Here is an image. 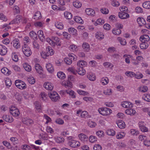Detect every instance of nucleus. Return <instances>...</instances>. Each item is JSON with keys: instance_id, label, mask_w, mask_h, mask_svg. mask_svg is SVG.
<instances>
[{"instance_id": "1", "label": "nucleus", "mask_w": 150, "mask_h": 150, "mask_svg": "<svg viewBox=\"0 0 150 150\" xmlns=\"http://www.w3.org/2000/svg\"><path fill=\"white\" fill-rule=\"evenodd\" d=\"M46 41L52 46H60L61 45V42L60 39L56 36L52 37L51 39L47 38L46 39Z\"/></svg>"}, {"instance_id": "2", "label": "nucleus", "mask_w": 150, "mask_h": 150, "mask_svg": "<svg viewBox=\"0 0 150 150\" xmlns=\"http://www.w3.org/2000/svg\"><path fill=\"white\" fill-rule=\"evenodd\" d=\"M98 111L100 114L104 116H109L112 113V110L106 107L99 108L98 109Z\"/></svg>"}, {"instance_id": "3", "label": "nucleus", "mask_w": 150, "mask_h": 150, "mask_svg": "<svg viewBox=\"0 0 150 150\" xmlns=\"http://www.w3.org/2000/svg\"><path fill=\"white\" fill-rule=\"evenodd\" d=\"M9 112L13 117L18 116L20 112L18 109L15 105H11L9 107Z\"/></svg>"}, {"instance_id": "4", "label": "nucleus", "mask_w": 150, "mask_h": 150, "mask_svg": "<svg viewBox=\"0 0 150 150\" xmlns=\"http://www.w3.org/2000/svg\"><path fill=\"white\" fill-rule=\"evenodd\" d=\"M28 20L25 17H22L21 16H18L16 18L11 21L9 25L18 24L20 23H25L28 22Z\"/></svg>"}, {"instance_id": "5", "label": "nucleus", "mask_w": 150, "mask_h": 150, "mask_svg": "<svg viewBox=\"0 0 150 150\" xmlns=\"http://www.w3.org/2000/svg\"><path fill=\"white\" fill-rule=\"evenodd\" d=\"M48 95L50 99L53 101H57L60 99L59 96L55 91H53L49 93Z\"/></svg>"}, {"instance_id": "6", "label": "nucleus", "mask_w": 150, "mask_h": 150, "mask_svg": "<svg viewBox=\"0 0 150 150\" xmlns=\"http://www.w3.org/2000/svg\"><path fill=\"white\" fill-rule=\"evenodd\" d=\"M22 51L23 54L27 57L30 56L32 54L30 47L25 45H24L22 47Z\"/></svg>"}, {"instance_id": "7", "label": "nucleus", "mask_w": 150, "mask_h": 150, "mask_svg": "<svg viewBox=\"0 0 150 150\" xmlns=\"http://www.w3.org/2000/svg\"><path fill=\"white\" fill-rule=\"evenodd\" d=\"M16 86L20 89H25L26 88V85L23 81L19 80H16L15 82Z\"/></svg>"}, {"instance_id": "8", "label": "nucleus", "mask_w": 150, "mask_h": 150, "mask_svg": "<svg viewBox=\"0 0 150 150\" xmlns=\"http://www.w3.org/2000/svg\"><path fill=\"white\" fill-rule=\"evenodd\" d=\"M121 105L123 108L128 109L132 108L133 107L134 104L130 101H125L121 103Z\"/></svg>"}, {"instance_id": "9", "label": "nucleus", "mask_w": 150, "mask_h": 150, "mask_svg": "<svg viewBox=\"0 0 150 150\" xmlns=\"http://www.w3.org/2000/svg\"><path fill=\"white\" fill-rule=\"evenodd\" d=\"M125 112L127 115L131 116H134L137 113L135 109L132 108H129L126 109Z\"/></svg>"}, {"instance_id": "10", "label": "nucleus", "mask_w": 150, "mask_h": 150, "mask_svg": "<svg viewBox=\"0 0 150 150\" xmlns=\"http://www.w3.org/2000/svg\"><path fill=\"white\" fill-rule=\"evenodd\" d=\"M143 58L141 56H139L137 57L136 59H132L131 60L132 64L134 65H137L139 64L141 61H142Z\"/></svg>"}, {"instance_id": "11", "label": "nucleus", "mask_w": 150, "mask_h": 150, "mask_svg": "<svg viewBox=\"0 0 150 150\" xmlns=\"http://www.w3.org/2000/svg\"><path fill=\"white\" fill-rule=\"evenodd\" d=\"M85 12L86 14L88 16L93 17L95 16V11L91 8H86L85 10Z\"/></svg>"}, {"instance_id": "12", "label": "nucleus", "mask_w": 150, "mask_h": 150, "mask_svg": "<svg viewBox=\"0 0 150 150\" xmlns=\"http://www.w3.org/2000/svg\"><path fill=\"white\" fill-rule=\"evenodd\" d=\"M68 144L70 146L74 148L78 147L80 145L79 141L75 140H71L69 141Z\"/></svg>"}, {"instance_id": "13", "label": "nucleus", "mask_w": 150, "mask_h": 150, "mask_svg": "<svg viewBox=\"0 0 150 150\" xmlns=\"http://www.w3.org/2000/svg\"><path fill=\"white\" fill-rule=\"evenodd\" d=\"M34 68L36 72L38 73L40 75L42 74L43 71V68L39 64H35L34 65Z\"/></svg>"}, {"instance_id": "14", "label": "nucleus", "mask_w": 150, "mask_h": 150, "mask_svg": "<svg viewBox=\"0 0 150 150\" xmlns=\"http://www.w3.org/2000/svg\"><path fill=\"white\" fill-rule=\"evenodd\" d=\"M3 120L6 122L11 123L14 120V119L11 116L7 115H4L2 117Z\"/></svg>"}, {"instance_id": "15", "label": "nucleus", "mask_w": 150, "mask_h": 150, "mask_svg": "<svg viewBox=\"0 0 150 150\" xmlns=\"http://www.w3.org/2000/svg\"><path fill=\"white\" fill-rule=\"evenodd\" d=\"M44 87L47 90L51 91L52 90L53 88V85L52 83L46 81L44 84Z\"/></svg>"}, {"instance_id": "16", "label": "nucleus", "mask_w": 150, "mask_h": 150, "mask_svg": "<svg viewBox=\"0 0 150 150\" xmlns=\"http://www.w3.org/2000/svg\"><path fill=\"white\" fill-rule=\"evenodd\" d=\"M62 85L64 86L66 88H71L73 87V84L72 83L68 80V79L67 81H64L62 82Z\"/></svg>"}, {"instance_id": "17", "label": "nucleus", "mask_w": 150, "mask_h": 150, "mask_svg": "<svg viewBox=\"0 0 150 150\" xmlns=\"http://www.w3.org/2000/svg\"><path fill=\"white\" fill-rule=\"evenodd\" d=\"M38 137L40 139L45 141L52 138V137H49L47 134L45 132H42L40 134L38 135Z\"/></svg>"}, {"instance_id": "18", "label": "nucleus", "mask_w": 150, "mask_h": 150, "mask_svg": "<svg viewBox=\"0 0 150 150\" xmlns=\"http://www.w3.org/2000/svg\"><path fill=\"white\" fill-rule=\"evenodd\" d=\"M119 17L122 19H126L129 17V15L127 12H119Z\"/></svg>"}, {"instance_id": "19", "label": "nucleus", "mask_w": 150, "mask_h": 150, "mask_svg": "<svg viewBox=\"0 0 150 150\" xmlns=\"http://www.w3.org/2000/svg\"><path fill=\"white\" fill-rule=\"evenodd\" d=\"M45 67L46 69L49 73L52 74L54 71V69L52 64L50 63L46 64Z\"/></svg>"}, {"instance_id": "20", "label": "nucleus", "mask_w": 150, "mask_h": 150, "mask_svg": "<svg viewBox=\"0 0 150 150\" xmlns=\"http://www.w3.org/2000/svg\"><path fill=\"white\" fill-rule=\"evenodd\" d=\"M87 77L89 80L91 81H94L96 78L95 74L91 72L87 74Z\"/></svg>"}, {"instance_id": "21", "label": "nucleus", "mask_w": 150, "mask_h": 150, "mask_svg": "<svg viewBox=\"0 0 150 150\" xmlns=\"http://www.w3.org/2000/svg\"><path fill=\"white\" fill-rule=\"evenodd\" d=\"M68 31L69 33L74 37H77L78 35L77 31L76 29L73 27H70L68 29Z\"/></svg>"}, {"instance_id": "22", "label": "nucleus", "mask_w": 150, "mask_h": 150, "mask_svg": "<svg viewBox=\"0 0 150 150\" xmlns=\"http://www.w3.org/2000/svg\"><path fill=\"white\" fill-rule=\"evenodd\" d=\"M52 9L55 11H64L66 10V8L65 6H60L58 7L56 5H53L51 6Z\"/></svg>"}, {"instance_id": "23", "label": "nucleus", "mask_w": 150, "mask_h": 150, "mask_svg": "<svg viewBox=\"0 0 150 150\" xmlns=\"http://www.w3.org/2000/svg\"><path fill=\"white\" fill-rule=\"evenodd\" d=\"M25 70L28 72H30L32 70V67L28 63L25 62L22 64Z\"/></svg>"}, {"instance_id": "24", "label": "nucleus", "mask_w": 150, "mask_h": 150, "mask_svg": "<svg viewBox=\"0 0 150 150\" xmlns=\"http://www.w3.org/2000/svg\"><path fill=\"white\" fill-rule=\"evenodd\" d=\"M116 123L118 127L120 129H123L126 127V124L124 121L122 120H118L116 122Z\"/></svg>"}, {"instance_id": "25", "label": "nucleus", "mask_w": 150, "mask_h": 150, "mask_svg": "<svg viewBox=\"0 0 150 150\" xmlns=\"http://www.w3.org/2000/svg\"><path fill=\"white\" fill-rule=\"evenodd\" d=\"M7 52V48L2 45H0V54L3 56L6 55Z\"/></svg>"}, {"instance_id": "26", "label": "nucleus", "mask_w": 150, "mask_h": 150, "mask_svg": "<svg viewBox=\"0 0 150 150\" xmlns=\"http://www.w3.org/2000/svg\"><path fill=\"white\" fill-rule=\"evenodd\" d=\"M13 46L15 49H18L21 47V44L19 40L18 39H15L13 42Z\"/></svg>"}, {"instance_id": "27", "label": "nucleus", "mask_w": 150, "mask_h": 150, "mask_svg": "<svg viewBox=\"0 0 150 150\" xmlns=\"http://www.w3.org/2000/svg\"><path fill=\"white\" fill-rule=\"evenodd\" d=\"M22 122L27 125L31 124L33 123L32 120L29 119L28 117H23L22 118Z\"/></svg>"}, {"instance_id": "28", "label": "nucleus", "mask_w": 150, "mask_h": 150, "mask_svg": "<svg viewBox=\"0 0 150 150\" xmlns=\"http://www.w3.org/2000/svg\"><path fill=\"white\" fill-rule=\"evenodd\" d=\"M46 51L47 52V54L48 56H52L54 53V50L51 47L49 46H48L46 47Z\"/></svg>"}, {"instance_id": "29", "label": "nucleus", "mask_w": 150, "mask_h": 150, "mask_svg": "<svg viewBox=\"0 0 150 150\" xmlns=\"http://www.w3.org/2000/svg\"><path fill=\"white\" fill-rule=\"evenodd\" d=\"M126 135V133L123 131L117 132L116 134V137L117 139H121L123 138Z\"/></svg>"}, {"instance_id": "30", "label": "nucleus", "mask_w": 150, "mask_h": 150, "mask_svg": "<svg viewBox=\"0 0 150 150\" xmlns=\"http://www.w3.org/2000/svg\"><path fill=\"white\" fill-rule=\"evenodd\" d=\"M79 139L82 142H84L88 138V136L85 134L81 133L78 135Z\"/></svg>"}, {"instance_id": "31", "label": "nucleus", "mask_w": 150, "mask_h": 150, "mask_svg": "<svg viewBox=\"0 0 150 150\" xmlns=\"http://www.w3.org/2000/svg\"><path fill=\"white\" fill-rule=\"evenodd\" d=\"M123 57L125 61L127 64L130 63V60H131L132 59V56L128 54L124 55L123 56Z\"/></svg>"}, {"instance_id": "32", "label": "nucleus", "mask_w": 150, "mask_h": 150, "mask_svg": "<svg viewBox=\"0 0 150 150\" xmlns=\"http://www.w3.org/2000/svg\"><path fill=\"white\" fill-rule=\"evenodd\" d=\"M150 40V38L149 36L147 35H144L140 38V40L142 42H147Z\"/></svg>"}, {"instance_id": "33", "label": "nucleus", "mask_w": 150, "mask_h": 150, "mask_svg": "<svg viewBox=\"0 0 150 150\" xmlns=\"http://www.w3.org/2000/svg\"><path fill=\"white\" fill-rule=\"evenodd\" d=\"M73 5L75 8H79L81 7L82 3L80 1L76 0L73 2Z\"/></svg>"}, {"instance_id": "34", "label": "nucleus", "mask_w": 150, "mask_h": 150, "mask_svg": "<svg viewBox=\"0 0 150 150\" xmlns=\"http://www.w3.org/2000/svg\"><path fill=\"white\" fill-rule=\"evenodd\" d=\"M137 22L140 26L146 24V22L144 19L142 17H138L137 19Z\"/></svg>"}, {"instance_id": "35", "label": "nucleus", "mask_w": 150, "mask_h": 150, "mask_svg": "<svg viewBox=\"0 0 150 150\" xmlns=\"http://www.w3.org/2000/svg\"><path fill=\"white\" fill-rule=\"evenodd\" d=\"M82 47L85 52H88L90 50L89 44L86 42H84L82 45Z\"/></svg>"}, {"instance_id": "36", "label": "nucleus", "mask_w": 150, "mask_h": 150, "mask_svg": "<svg viewBox=\"0 0 150 150\" xmlns=\"http://www.w3.org/2000/svg\"><path fill=\"white\" fill-rule=\"evenodd\" d=\"M96 37L99 40L103 39L104 37V35L103 33L100 31L97 32L95 34Z\"/></svg>"}, {"instance_id": "37", "label": "nucleus", "mask_w": 150, "mask_h": 150, "mask_svg": "<svg viewBox=\"0 0 150 150\" xmlns=\"http://www.w3.org/2000/svg\"><path fill=\"white\" fill-rule=\"evenodd\" d=\"M38 34L40 39L42 42H43L45 40V37L42 30H39L38 32Z\"/></svg>"}, {"instance_id": "38", "label": "nucleus", "mask_w": 150, "mask_h": 150, "mask_svg": "<svg viewBox=\"0 0 150 150\" xmlns=\"http://www.w3.org/2000/svg\"><path fill=\"white\" fill-rule=\"evenodd\" d=\"M54 25L57 29L59 30L63 29L64 27V25L63 23L59 21L55 22Z\"/></svg>"}, {"instance_id": "39", "label": "nucleus", "mask_w": 150, "mask_h": 150, "mask_svg": "<svg viewBox=\"0 0 150 150\" xmlns=\"http://www.w3.org/2000/svg\"><path fill=\"white\" fill-rule=\"evenodd\" d=\"M77 65L78 67H80V68H83L86 66L87 63L85 61L81 60L77 62Z\"/></svg>"}, {"instance_id": "40", "label": "nucleus", "mask_w": 150, "mask_h": 150, "mask_svg": "<svg viewBox=\"0 0 150 150\" xmlns=\"http://www.w3.org/2000/svg\"><path fill=\"white\" fill-rule=\"evenodd\" d=\"M1 71L2 73L6 75H9L11 73V71L6 67L3 68L1 69Z\"/></svg>"}, {"instance_id": "41", "label": "nucleus", "mask_w": 150, "mask_h": 150, "mask_svg": "<svg viewBox=\"0 0 150 150\" xmlns=\"http://www.w3.org/2000/svg\"><path fill=\"white\" fill-rule=\"evenodd\" d=\"M103 94L107 96L112 95L113 93L112 90L110 88H108L103 90Z\"/></svg>"}, {"instance_id": "42", "label": "nucleus", "mask_w": 150, "mask_h": 150, "mask_svg": "<svg viewBox=\"0 0 150 150\" xmlns=\"http://www.w3.org/2000/svg\"><path fill=\"white\" fill-rule=\"evenodd\" d=\"M11 58L12 60L15 62H17L18 60V57L16 52L13 51L11 54Z\"/></svg>"}, {"instance_id": "43", "label": "nucleus", "mask_w": 150, "mask_h": 150, "mask_svg": "<svg viewBox=\"0 0 150 150\" xmlns=\"http://www.w3.org/2000/svg\"><path fill=\"white\" fill-rule=\"evenodd\" d=\"M109 82V79L106 77H103L100 80V83L103 85H107L108 83Z\"/></svg>"}, {"instance_id": "44", "label": "nucleus", "mask_w": 150, "mask_h": 150, "mask_svg": "<svg viewBox=\"0 0 150 150\" xmlns=\"http://www.w3.org/2000/svg\"><path fill=\"white\" fill-rule=\"evenodd\" d=\"M64 16L65 18L67 19H71L73 17L72 13L68 11H65L64 13Z\"/></svg>"}, {"instance_id": "45", "label": "nucleus", "mask_w": 150, "mask_h": 150, "mask_svg": "<svg viewBox=\"0 0 150 150\" xmlns=\"http://www.w3.org/2000/svg\"><path fill=\"white\" fill-rule=\"evenodd\" d=\"M104 23V20L102 18H100L96 20L94 24L95 25L97 26L98 25H102Z\"/></svg>"}, {"instance_id": "46", "label": "nucleus", "mask_w": 150, "mask_h": 150, "mask_svg": "<svg viewBox=\"0 0 150 150\" xmlns=\"http://www.w3.org/2000/svg\"><path fill=\"white\" fill-rule=\"evenodd\" d=\"M42 18V16L40 12L39 11H37L35 13L34 15L33 18L36 20L40 19Z\"/></svg>"}, {"instance_id": "47", "label": "nucleus", "mask_w": 150, "mask_h": 150, "mask_svg": "<svg viewBox=\"0 0 150 150\" xmlns=\"http://www.w3.org/2000/svg\"><path fill=\"white\" fill-rule=\"evenodd\" d=\"M34 105L35 106V109L38 112H40L42 110V108L40 103L38 102H35L34 103Z\"/></svg>"}, {"instance_id": "48", "label": "nucleus", "mask_w": 150, "mask_h": 150, "mask_svg": "<svg viewBox=\"0 0 150 150\" xmlns=\"http://www.w3.org/2000/svg\"><path fill=\"white\" fill-rule=\"evenodd\" d=\"M74 21L79 24H82L83 23V21L82 19L81 18L78 16H74Z\"/></svg>"}, {"instance_id": "49", "label": "nucleus", "mask_w": 150, "mask_h": 150, "mask_svg": "<svg viewBox=\"0 0 150 150\" xmlns=\"http://www.w3.org/2000/svg\"><path fill=\"white\" fill-rule=\"evenodd\" d=\"M138 91L142 93H145L147 91L148 88L147 86H142L138 88Z\"/></svg>"}, {"instance_id": "50", "label": "nucleus", "mask_w": 150, "mask_h": 150, "mask_svg": "<svg viewBox=\"0 0 150 150\" xmlns=\"http://www.w3.org/2000/svg\"><path fill=\"white\" fill-rule=\"evenodd\" d=\"M88 126L90 128H93L96 127L97 124L95 122L91 120H88L87 122Z\"/></svg>"}, {"instance_id": "51", "label": "nucleus", "mask_w": 150, "mask_h": 150, "mask_svg": "<svg viewBox=\"0 0 150 150\" xmlns=\"http://www.w3.org/2000/svg\"><path fill=\"white\" fill-rule=\"evenodd\" d=\"M81 76H83L86 74V71L83 68H79L77 71V73Z\"/></svg>"}, {"instance_id": "52", "label": "nucleus", "mask_w": 150, "mask_h": 150, "mask_svg": "<svg viewBox=\"0 0 150 150\" xmlns=\"http://www.w3.org/2000/svg\"><path fill=\"white\" fill-rule=\"evenodd\" d=\"M57 75L58 78L62 79H64L66 77L65 74L62 71L58 72Z\"/></svg>"}, {"instance_id": "53", "label": "nucleus", "mask_w": 150, "mask_h": 150, "mask_svg": "<svg viewBox=\"0 0 150 150\" xmlns=\"http://www.w3.org/2000/svg\"><path fill=\"white\" fill-rule=\"evenodd\" d=\"M69 49L71 51L74 52L78 50V47L74 44H72L69 47Z\"/></svg>"}, {"instance_id": "54", "label": "nucleus", "mask_w": 150, "mask_h": 150, "mask_svg": "<svg viewBox=\"0 0 150 150\" xmlns=\"http://www.w3.org/2000/svg\"><path fill=\"white\" fill-rule=\"evenodd\" d=\"M67 94H69L72 98H76V93L75 92L71 89H68Z\"/></svg>"}, {"instance_id": "55", "label": "nucleus", "mask_w": 150, "mask_h": 150, "mask_svg": "<svg viewBox=\"0 0 150 150\" xmlns=\"http://www.w3.org/2000/svg\"><path fill=\"white\" fill-rule=\"evenodd\" d=\"M112 33L115 35H119L121 33V30L120 29L117 28H115L112 30Z\"/></svg>"}, {"instance_id": "56", "label": "nucleus", "mask_w": 150, "mask_h": 150, "mask_svg": "<svg viewBox=\"0 0 150 150\" xmlns=\"http://www.w3.org/2000/svg\"><path fill=\"white\" fill-rule=\"evenodd\" d=\"M76 91L79 95L83 96L88 95L89 94L88 92L80 89L77 90Z\"/></svg>"}, {"instance_id": "57", "label": "nucleus", "mask_w": 150, "mask_h": 150, "mask_svg": "<svg viewBox=\"0 0 150 150\" xmlns=\"http://www.w3.org/2000/svg\"><path fill=\"white\" fill-rule=\"evenodd\" d=\"M143 99L144 100L148 102H150V94L146 93L142 96Z\"/></svg>"}, {"instance_id": "58", "label": "nucleus", "mask_w": 150, "mask_h": 150, "mask_svg": "<svg viewBox=\"0 0 150 150\" xmlns=\"http://www.w3.org/2000/svg\"><path fill=\"white\" fill-rule=\"evenodd\" d=\"M125 74L127 76L130 78L134 77L135 75V73L131 71H127Z\"/></svg>"}, {"instance_id": "59", "label": "nucleus", "mask_w": 150, "mask_h": 150, "mask_svg": "<svg viewBox=\"0 0 150 150\" xmlns=\"http://www.w3.org/2000/svg\"><path fill=\"white\" fill-rule=\"evenodd\" d=\"M106 133L109 135L113 136L115 134V132L113 129H110L107 130Z\"/></svg>"}, {"instance_id": "60", "label": "nucleus", "mask_w": 150, "mask_h": 150, "mask_svg": "<svg viewBox=\"0 0 150 150\" xmlns=\"http://www.w3.org/2000/svg\"><path fill=\"white\" fill-rule=\"evenodd\" d=\"M81 116L82 118H88L90 117V116L88 115V112L85 111L82 112Z\"/></svg>"}, {"instance_id": "61", "label": "nucleus", "mask_w": 150, "mask_h": 150, "mask_svg": "<svg viewBox=\"0 0 150 150\" xmlns=\"http://www.w3.org/2000/svg\"><path fill=\"white\" fill-rule=\"evenodd\" d=\"M89 140L90 142L93 143L97 141V138L94 136L91 135L89 136Z\"/></svg>"}, {"instance_id": "62", "label": "nucleus", "mask_w": 150, "mask_h": 150, "mask_svg": "<svg viewBox=\"0 0 150 150\" xmlns=\"http://www.w3.org/2000/svg\"><path fill=\"white\" fill-rule=\"evenodd\" d=\"M111 1V5L114 7H118L120 5L119 2L117 0H110Z\"/></svg>"}, {"instance_id": "63", "label": "nucleus", "mask_w": 150, "mask_h": 150, "mask_svg": "<svg viewBox=\"0 0 150 150\" xmlns=\"http://www.w3.org/2000/svg\"><path fill=\"white\" fill-rule=\"evenodd\" d=\"M27 80L29 83L31 84H34L35 82V79L32 76H29L27 78Z\"/></svg>"}, {"instance_id": "64", "label": "nucleus", "mask_w": 150, "mask_h": 150, "mask_svg": "<svg viewBox=\"0 0 150 150\" xmlns=\"http://www.w3.org/2000/svg\"><path fill=\"white\" fill-rule=\"evenodd\" d=\"M142 6L145 8L150 9V1H146L144 2L142 4Z\"/></svg>"}]
</instances>
